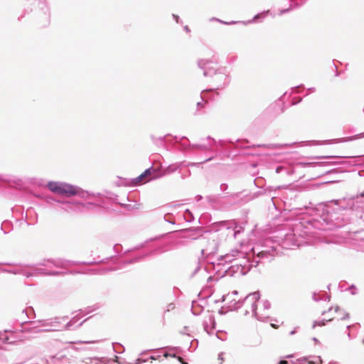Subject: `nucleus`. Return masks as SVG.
Segmentation results:
<instances>
[{"instance_id":"obj_1","label":"nucleus","mask_w":364,"mask_h":364,"mask_svg":"<svg viewBox=\"0 0 364 364\" xmlns=\"http://www.w3.org/2000/svg\"><path fill=\"white\" fill-rule=\"evenodd\" d=\"M48 187L52 192L68 197L75 196L78 193L77 189L68 183L52 181L48 184Z\"/></svg>"},{"instance_id":"obj_6","label":"nucleus","mask_w":364,"mask_h":364,"mask_svg":"<svg viewBox=\"0 0 364 364\" xmlns=\"http://www.w3.org/2000/svg\"><path fill=\"white\" fill-rule=\"evenodd\" d=\"M168 355H170V356H171V357H176V355H171V354H170V355H168V354H167V353H166V354H165V356H166V357H167Z\"/></svg>"},{"instance_id":"obj_8","label":"nucleus","mask_w":364,"mask_h":364,"mask_svg":"<svg viewBox=\"0 0 364 364\" xmlns=\"http://www.w3.org/2000/svg\"><path fill=\"white\" fill-rule=\"evenodd\" d=\"M307 364H315V363L313 362H308Z\"/></svg>"},{"instance_id":"obj_9","label":"nucleus","mask_w":364,"mask_h":364,"mask_svg":"<svg viewBox=\"0 0 364 364\" xmlns=\"http://www.w3.org/2000/svg\"><path fill=\"white\" fill-rule=\"evenodd\" d=\"M274 328H276V325L272 324Z\"/></svg>"},{"instance_id":"obj_5","label":"nucleus","mask_w":364,"mask_h":364,"mask_svg":"<svg viewBox=\"0 0 364 364\" xmlns=\"http://www.w3.org/2000/svg\"><path fill=\"white\" fill-rule=\"evenodd\" d=\"M279 364H288L287 361L282 360L280 361Z\"/></svg>"},{"instance_id":"obj_4","label":"nucleus","mask_w":364,"mask_h":364,"mask_svg":"<svg viewBox=\"0 0 364 364\" xmlns=\"http://www.w3.org/2000/svg\"><path fill=\"white\" fill-rule=\"evenodd\" d=\"M218 359L220 360V364H222V363H223V354H220V355H218Z\"/></svg>"},{"instance_id":"obj_2","label":"nucleus","mask_w":364,"mask_h":364,"mask_svg":"<svg viewBox=\"0 0 364 364\" xmlns=\"http://www.w3.org/2000/svg\"><path fill=\"white\" fill-rule=\"evenodd\" d=\"M155 172V170L153 168H148L141 175H139L136 178L134 179V184H138L141 182H147L151 179V176L152 173Z\"/></svg>"},{"instance_id":"obj_7","label":"nucleus","mask_w":364,"mask_h":364,"mask_svg":"<svg viewBox=\"0 0 364 364\" xmlns=\"http://www.w3.org/2000/svg\"><path fill=\"white\" fill-rule=\"evenodd\" d=\"M197 104H198V106L203 107V105H202V103H201V102H198Z\"/></svg>"},{"instance_id":"obj_3","label":"nucleus","mask_w":364,"mask_h":364,"mask_svg":"<svg viewBox=\"0 0 364 364\" xmlns=\"http://www.w3.org/2000/svg\"><path fill=\"white\" fill-rule=\"evenodd\" d=\"M177 359L178 360L179 362H181L182 364H188L187 363H186L183 359L180 357V356H178L177 357Z\"/></svg>"}]
</instances>
